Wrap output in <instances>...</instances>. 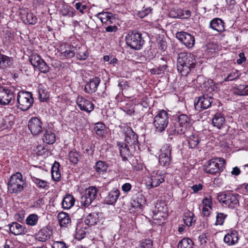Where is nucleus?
I'll return each mask as SVG.
<instances>
[{"label": "nucleus", "mask_w": 248, "mask_h": 248, "mask_svg": "<svg viewBox=\"0 0 248 248\" xmlns=\"http://www.w3.org/2000/svg\"><path fill=\"white\" fill-rule=\"evenodd\" d=\"M195 60L189 53L183 52L179 53L177 58V68L182 76H186L192 69L195 67Z\"/></svg>", "instance_id": "1"}, {"label": "nucleus", "mask_w": 248, "mask_h": 248, "mask_svg": "<svg viewBox=\"0 0 248 248\" xmlns=\"http://www.w3.org/2000/svg\"><path fill=\"white\" fill-rule=\"evenodd\" d=\"M240 197L241 196L237 194L226 192L218 194L217 199L223 206L235 208L239 205V200Z\"/></svg>", "instance_id": "2"}, {"label": "nucleus", "mask_w": 248, "mask_h": 248, "mask_svg": "<svg viewBox=\"0 0 248 248\" xmlns=\"http://www.w3.org/2000/svg\"><path fill=\"white\" fill-rule=\"evenodd\" d=\"M26 186V181L20 172L13 174L8 183V189L11 193H18Z\"/></svg>", "instance_id": "3"}, {"label": "nucleus", "mask_w": 248, "mask_h": 248, "mask_svg": "<svg viewBox=\"0 0 248 248\" xmlns=\"http://www.w3.org/2000/svg\"><path fill=\"white\" fill-rule=\"evenodd\" d=\"M169 117L168 113L164 109L158 112L155 116L153 125L155 132L161 133L164 132L169 124Z\"/></svg>", "instance_id": "4"}, {"label": "nucleus", "mask_w": 248, "mask_h": 248, "mask_svg": "<svg viewBox=\"0 0 248 248\" xmlns=\"http://www.w3.org/2000/svg\"><path fill=\"white\" fill-rule=\"evenodd\" d=\"M125 41L128 46L137 50L141 49L145 43L142 34L136 31H129L126 36Z\"/></svg>", "instance_id": "5"}, {"label": "nucleus", "mask_w": 248, "mask_h": 248, "mask_svg": "<svg viewBox=\"0 0 248 248\" xmlns=\"http://www.w3.org/2000/svg\"><path fill=\"white\" fill-rule=\"evenodd\" d=\"M225 164V160L222 158H212L204 165V170L207 173L216 174L223 170Z\"/></svg>", "instance_id": "6"}, {"label": "nucleus", "mask_w": 248, "mask_h": 248, "mask_svg": "<svg viewBox=\"0 0 248 248\" xmlns=\"http://www.w3.org/2000/svg\"><path fill=\"white\" fill-rule=\"evenodd\" d=\"M33 98L31 93L28 92H19L17 96V107L23 111L29 109L32 105Z\"/></svg>", "instance_id": "7"}, {"label": "nucleus", "mask_w": 248, "mask_h": 248, "mask_svg": "<svg viewBox=\"0 0 248 248\" xmlns=\"http://www.w3.org/2000/svg\"><path fill=\"white\" fill-rule=\"evenodd\" d=\"M124 130L125 135V142L128 144L133 151L139 150L140 147L138 135L129 127H125Z\"/></svg>", "instance_id": "8"}, {"label": "nucleus", "mask_w": 248, "mask_h": 248, "mask_svg": "<svg viewBox=\"0 0 248 248\" xmlns=\"http://www.w3.org/2000/svg\"><path fill=\"white\" fill-rule=\"evenodd\" d=\"M213 101V97L207 94H204L195 98L194 107L197 110L201 111L211 107Z\"/></svg>", "instance_id": "9"}, {"label": "nucleus", "mask_w": 248, "mask_h": 248, "mask_svg": "<svg viewBox=\"0 0 248 248\" xmlns=\"http://www.w3.org/2000/svg\"><path fill=\"white\" fill-rule=\"evenodd\" d=\"M171 148L169 144L164 145L160 149V155L159 156V163L163 166H168L171 160Z\"/></svg>", "instance_id": "10"}, {"label": "nucleus", "mask_w": 248, "mask_h": 248, "mask_svg": "<svg viewBox=\"0 0 248 248\" xmlns=\"http://www.w3.org/2000/svg\"><path fill=\"white\" fill-rule=\"evenodd\" d=\"M15 94L11 90L0 87V104L7 105L15 101Z\"/></svg>", "instance_id": "11"}, {"label": "nucleus", "mask_w": 248, "mask_h": 248, "mask_svg": "<svg viewBox=\"0 0 248 248\" xmlns=\"http://www.w3.org/2000/svg\"><path fill=\"white\" fill-rule=\"evenodd\" d=\"M176 38L182 42L186 47L191 48L195 44V38L190 34L181 31L176 34Z\"/></svg>", "instance_id": "12"}, {"label": "nucleus", "mask_w": 248, "mask_h": 248, "mask_svg": "<svg viewBox=\"0 0 248 248\" xmlns=\"http://www.w3.org/2000/svg\"><path fill=\"white\" fill-rule=\"evenodd\" d=\"M28 128L32 135L37 136L42 131V122L37 117H32L28 122Z\"/></svg>", "instance_id": "13"}, {"label": "nucleus", "mask_w": 248, "mask_h": 248, "mask_svg": "<svg viewBox=\"0 0 248 248\" xmlns=\"http://www.w3.org/2000/svg\"><path fill=\"white\" fill-rule=\"evenodd\" d=\"M77 104L81 110L89 113L94 109V105L90 101L80 95L77 97Z\"/></svg>", "instance_id": "14"}, {"label": "nucleus", "mask_w": 248, "mask_h": 248, "mask_svg": "<svg viewBox=\"0 0 248 248\" xmlns=\"http://www.w3.org/2000/svg\"><path fill=\"white\" fill-rule=\"evenodd\" d=\"M117 145L119 148L120 154L123 158V160L125 161L127 159L131 154L135 152L129 147V145L125 142H118Z\"/></svg>", "instance_id": "15"}, {"label": "nucleus", "mask_w": 248, "mask_h": 248, "mask_svg": "<svg viewBox=\"0 0 248 248\" xmlns=\"http://www.w3.org/2000/svg\"><path fill=\"white\" fill-rule=\"evenodd\" d=\"M181 130L185 134L187 128L190 125V119L186 114L179 115L175 120Z\"/></svg>", "instance_id": "16"}, {"label": "nucleus", "mask_w": 248, "mask_h": 248, "mask_svg": "<svg viewBox=\"0 0 248 248\" xmlns=\"http://www.w3.org/2000/svg\"><path fill=\"white\" fill-rule=\"evenodd\" d=\"M100 82V79L98 77H95L91 79L85 85L84 91L89 94L95 93L98 88Z\"/></svg>", "instance_id": "17"}, {"label": "nucleus", "mask_w": 248, "mask_h": 248, "mask_svg": "<svg viewBox=\"0 0 248 248\" xmlns=\"http://www.w3.org/2000/svg\"><path fill=\"white\" fill-rule=\"evenodd\" d=\"M238 240V232L234 230H230L224 237V242L228 246L236 244Z\"/></svg>", "instance_id": "18"}, {"label": "nucleus", "mask_w": 248, "mask_h": 248, "mask_svg": "<svg viewBox=\"0 0 248 248\" xmlns=\"http://www.w3.org/2000/svg\"><path fill=\"white\" fill-rule=\"evenodd\" d=\"M52 235V231L48 227H45L40 230L36 234V239L40 242H46L49 240Z\"/></svg>", "instance_id": "19"}, {"label": "nucleus", "mask_w": 248, "mask_h": 248, "mask_svg": "<svg viewBox=\"0 0 248 248\" xmlns=\"http://www.w3.org/2000/svg\"><path fill=\"white\" fill-rule=\"evenodd\" d=\"M42 140L47 144H52L55 142L56 136L52 129L47 128L44 129Z\"/></svg>", "instance_id": "20"}, {"label": "nucleus", "mask_w": 248, "mask_h": 248, "mask_svg": "<svg viewBox=\"0 0 248 248\" xmlns=\"http://www.w3.org/2000/svg\"><path fill=\"white\" fill-rule=\"evenodd\" d=\"M10 232L15 235H23L27 232V229L24 225H21L17 222H13L10 225Z\"/></svg>", "instance_id": "21"}, {"label": "nucleus", "mask_w": 248, "mask_h": 248, "mask_svg": "<svg viewBox=\"0 0 248 248\" xmlns=\"http://www.w3.org/2000/svg\"><path fill=\"white\" fill-rule=\"evenodd\" d=\"M232 93L238 96L248 95V85H235L232 89Z\"/></svg>", "instance_id": "22"}, {"label": "nucleus", "mask_w": 248, "mask_h": 248, "mask_svg": "<svg viewBox=\"0 0 248 248\" xmlns=\"http://www.w3.org/2000/svg\"><path fill=\"white\" fill-rule=\"evenodd\" d=\"M225 119L223 114L219 112L216 113L212 118V124L214 126L221 129L225 125Z\"/></svg>", "instance_id": "23"}, {"label": "nucleus", "mask_w": 248, "mask_h": 248, "mask_svg": "<svg viewBox=\"0 0 248 248\" xmlns=\"http://www.w3.org/2000/svg\"><path fill=\"white\" fill-rule=\"evenodd\" d=\"M120 194V191L117 188L111 190L105 198V201L108 204H113L117 201Z\"/></svg>", "instance_id": "24"}, {"label": "nucleus", "mask_w": 248, "mask_h": 248, "mask_svg": "<svg viewBox=\"0 0 248 248\" xmlns=\"http://www.w3.org/2000/svg\"><path fill=\"white\" fill-rule=\"evenodd\" d=\"M150 184L151 187H157L160 185V184L164 181V177L160 173L156 172L153 173L151 175L150 178Z\"/></svg>", "instance_id": "25"}, {"label": "nucleus", "mask_w": 248, "mask_h": 248, "mask_svg": "<svg viewBox=\"0 0 248 248\" xmlns=\"http://www.w3.org/2000/svg\"><path fill=\"white\" fill-rule=\"evenodd\" d=\"M58 219L61 227H67L71 223V218L66 213L61 212L59 213Z\"/></svg>", "instance_id": "26"}, {"label": "nucleus", "mask_w": 248, "mask_h": 248, "mask_svg": "<svg viewBox=\"0 0 248 248\" xmlns=\"http://www.w3.org/2000/svg\"><path fill=\"white\" fill-rule=\"evenodd\" d=\"M211 28L218 32H221L224 30V22L220 18H215L212 20L210 23Z\"/></svg>", "instance_id": "27"}, {"label": "nucleus", "mask_w": 248, "mask_h": 248, "mask_svg": "<svg viewBox=\"0 0 248 248\" xmlns=\"http://www.w3.org/2000/svg\"><path fill=\"white\" fill-rule=\"evenodd\" d=\"M75 202L74 197L70 195H66L63 199L62 202V207L65 209H69L74 206Z\"/></svg>", "instance_id": "28"}, {"label": "nucleus", "mask_w": 248, "mask_h": 248, "mask_svg": "<svg viewBox=\"0 0 248 248\" xmlns=\"http://www.w3.org/2000/svg\"><path fill=\"white\" fill-rule=\"evenodd\" d=\"M85 224L88 226H93L99 222L98 214L96 213H90L85 218Z\"/></svg>", "instance_id": "29"}, {"label": "nucleus", "mask_w": 248, "mask_h": 248, "mask_svg": "<svg viewBox=\"0 0 248 248\" xmlns=\"http://www.w3.org/2000/svg\"><path fill=\"white\" fill-rule=\"evenodd\" d=\"M32 182L35 184L36 186L39 189H47L49 188L48 183L44 180H42L36 177H31Z\"/></svg>", "instance_id": "30"}, {"label": "nucleus", "mask_w": 248, "mask_h": 248, "mask_svg": "<svg viewBox=\"0 0 248 248\" xmlns=\"http://www.w3.org/2000/svg\"><path fill=\"white\" fill-rule=\"evenodd\" d=\"M60 164L55 162L51 168L52 178L56 181H59L61 178V173L59 170Z\"/></svg>", "instance_id": "31"}, {"label": "nucleus", "mask_w": 248, "mask_h": 248, "mask_svg": "<svg viewBox=\"0 0 248 248\" xmlns=\"http://www.w3.org/2000/svg\"><path fill=\"white\" fill-rule=\"evenodd\" d=\"M194 217V214L191 212L188 211L185 213L183 220L186 225L190 227L192 226L195 222L196 220Z\"/></svg>", "instance_id": "32"}, {"label": "nucleus", "mask_w": 248, "mask_h": 248, "mask_svg": "<svg viewBox=\"0 0 248 248\" xmlns=\"http://www.w3.org/2000/svg\"><path fill=\"white\" fill-rule=\"evenodd\" d=\"M179 127L176 121L175 123L170 124L167 130L169 135L184 134V133Z\"/></svg>", "instance_id": "33"}, {"label": "nucleus", "mask_w": 248, "mask_h": 248, "mask_svg": "<svg viewBox=\"0 0 248 248\" xmlns=\"http://www.w3.org/2000/svg\"><path fill=\"white\" fill-rule=\"evenodd\" d=\"M84 193L93 201L97 197L98 189L95 186H91L86 188Z\"/></svg>", "instance_id": "34"}, {"label": "nucleus", "mask_w": 248, "mask_h": 248, "mask_svg": "<svg viewBox=\"0 0 248 248\" xmlns=\"http://www.w3.org/2000/svg\"><path fill=\"white\" fill-rule=\"evenodd\" d=\"M200 139L196 135H192L189 136L187 139L188 144L189 148H196L200 143Z\"/></svg>", "instance_id": "35"}, {"label": "nucleus", "mask_w": 248, "mask_h": 248, "mask_svg": "<svg viewBox=\"0 0 248 248\" xmlns=\"http://www.w3.org/2000/svg\"><path fill=\"white\" fill-rule=\"evenodd\" d=\"M76 57L80 60H86L89 56L87 50H85L82 47H79L78 49H75Z\"/></svg>", "instance_id": "36"}, {"label": "nucleus", "mask_w": 248, "mask_h": 248, "mask_svg": "<svg viewBox=\"0 0 248 248\" xmlns=\"http://www.w3.org/2000/svg\"><path fill=\"white\" fill-rule=\"evenodd\" d=\"M105 125L102 123H97L95 124L94 130L96 134L101 137H104L105 134Z\"/></svg>", "instance_id": "37"}, {"label": "nucleus", "mask_w": 248, "mask_h": 248, "mask_svg": "<svg viewBox=\"0 0 248 248\" xmlns=\"http://www.w3.org/2000/svg\"><path fill=\"white\" fill-rule=\"evenodd\" d=\"M193 246L192 240L188 238H183L178 244V248H193Z\"/></svg>", "instance_id": "38"}, {"label": "nucleus", "mask_w": 248, "mask_h": 248, "mask_svg": "<svg viewBox=\"0 0 248 248\" xmlns=\"http://www.w3.org/2000/svg\"><path fill=\"white\" fill-rule=\"evenodd\" d=\"M108 165L104 161L99 160L96 162L95 165V169L96 172L99 173H104L108 170Z\"/></svg>", "instance_id": "39"}, {"label": "nucleus", "mask_w": 248, "mask_h": 248, "mask_svg": "<svg viewBox=\"0 0 248 248\" xmlns=\"http://www.w3.org/2000/svg\"><path fill=\"white\" fill-rule=\"evenodd\" d=\"M39 217L35 214H31L29 215L26 219V224L31 226L36 225L38 221Z\"/></svg>", "instance_id": "40"}, {"label": "nucleus", "mask_w": 248, "mask_h": 248, "mask_svg": "<svg viewBox=\"0 0 248 248\" xmlns=\"http://www.w3.org/2000/svg\"><path fill=\"white\" fill-rule=\"evenodd\" d=\"M228 215L226 214L221 212H217L216 217V226H222Z\"/></svg>", "instance_id": "41"}, {"label": "nucleus", "mask_w": 248, "mask_h": 248, "mask_svg": "<svg viewBox=\"0 0 248 248\" xmlns=\"http://www.w3.org/2000/svg\"><path fill=\"white\" fill-rule=\"evenodd\" d=\"M239 76L240 73L238 71L235 69H232L230 71L229 73L224 78V81H232L238 78Z\"/></svg>", "instance_id": "42"}, {"label": "nucleus", "mask_w": 248, "mask_h": 248, "mask_svg": "<svg viewBox=\"0 0 248 248\" xmlns=\"http://www.w3.org/2000/svg\"><path fill=\"white\" fill-rule=\"evenodd\" d=\"M42 60H43L37 54H32L30 57V62L34 67L38 65Z\"/></svg>", "instance_id": "43"}, {"label": "nucleus", "mask_w": 248, "mask_h": 248, "mask_svg": "<svg viewBox=\"0 0 248 248\" xmlns=\"http://www.w3.org/2000/svg\"><path fill=\"white\" fill-rule=\"evenodd\" d=\"M79 155L76 150H72L69 153V159L70 162L76 164L79 161Z\"/></svg>", "instance_id": "44"}, {"label": "nucleus", "mask_w": 248, "mask_h": 248, "mask_svg": "<svg viewBox=\"0 0 248 248\" xmlns=\"http://www.w3.org/2000/svg\"><path fill=\"white\" fill-rule=\"evenodd\" d=\"M35 67L37 68L41 72L43 73H46L49 70V67L44 60L41 61V62L36 65Z\"/></svg>", "instance_id": "45"}, {"label": "nucleus", "mask_w": 248, "mask_h": 248, "mask_svg": "<svg viewBox=\"0 0 248 248\" xmlns=\"http://www.w3.org/2000/svg\"><path fill=\"white\" fill-rule=\"evenodd\" d=\"M209 235L208 233H202L198 238L202 247H204L207 246V240H209Z\"/></svg>", "instance_id": "46"}, {"label": "nucleus", "mask_w": 248, "mask_h": 248, "mask_svg": "<svg viewBox=\"0 0 248 248\" xmlns=\"http://www.w3.org/2000/svg\"><path fill=\"white\" fill-rule=\"evenodd\" d=\"M76 47L74 46L70 47V49L66 50L62 53V55L66 59H70L74 57L76 54L75 51Z\"/></svg>", "instance_id": "47"}, {"label": "nucleus", "mask_w": 248, "mask_h": 248, "mask_svg": "<svg viewBox=\"0 0 248 248\" xmlns=\"http://www.w3.org/2000/svg\"><path fill=\"white\" fill-rule=\"evenodd\" d=\"M93 201L90 200L87 195L84 193L81 196L80 199V202L81 204L85 207L89 206Z\"/></svg>", "instance_id": "48"}, {"label": "nucleus", "mask_w": 248, "mask_h": 248, "mask_svg": "<svg viewBox=\"0 0 248 248\" xmlns=\"http://www.w3.org/2000/svg\"><path fill=\"white\" fill-rule=\"evenodd\" d=\"M111 14L108 12L99 13L96 15V17L101 20L102 23L105 24L107 22V19Z\"/></svg>", "instance_id": "49"}, {"label": "nucleus", "mask_w": 248, "mask_h": 248, "mask_svg": "<svg viewBox=\"0 0 248 248\" xmlns=\"http://www.w3.org/2000/svg\"><path fill=\"white\" fill-rule=\"evenodd\" d=\"M26 19L27 22L29 24L34 25L37 22V18L36 16H35L31 13H27L26 15Z\"/></svg>", "instance_id": "50"}, {"label": "nucleus", "mask_w": 248, "mask_h": 248, "mask_svg": "<svg viewBox=\"0 0 248 248\" xmlns=\"http://www.w3.org/2000/svg\"><path fill=\"white\" fill-rule=\"evenodd\" d=\"M76 9L81 14H84L88 11V7L86 4H83L81 2H78L75 4Z\"/></svg>", "instance_id": "51"}, {"label": "nucleus", "mask_w": 248, "mask_h": 248, "mask_svg": "<svg viewBox=\"0 0 248 248\" xmlns=\"http://www.w3.org/2000/svg\"><path fill=\"white\" fill-rule=\"evenodd\" d=\"M86 232L83 228L77 229L75 234V238L78 240H80L85 237Z\"/></svg>", "instance_id": "52"}, {"label": "nucleus", "mask_w": 248, "mask_h": 248, "mask_svg": "<svg viewBox=\"0 0 248 248\" xmlns=\"http://www.w3.org/2000/svg\"><path fill=\"white\" fill-rule=\"evenodd\" d=\"M170 15L172 17L183 19L184 17L183 10L177 9L176 11H171Z\"/></svg>", "instance_id": "53"}, {"label": "nucleus", "mask_w": 248, "mask_h": 248, "mask_svg": "<svg viewBox=\"0 0 248 248\" xmlns=\"http://www.w3.org/2000/svg\"><path fill=\"white\" fill-rule=\"evenodd\" d=\"M11 64V58L4 55L0 54V64L9 65Z\"/></svg>", "instance_id": "54"}, {"label": "nucleus", "mask_w": 248, "mask_h": 248, "mask_svg": "<svg viewBox=\"0 0 248 248\" xmlns=\"http://www.w3.org/2000/svg\"><path fill=\"white\" fill-rule=\"evenodd\" d=\"M216 45L212 44L209 43L205 46V52L208 54H212L216 49Z\"/></svg>", "instance_id": "55"}, {"label": "nucleus", "mask_w": 248, "mask_h": 248, "mask_svg": "<svg viewBox=\"0 0 248 248\" xmlns=\"http://www.w3.org/2000/svg\"><path fill=\"white\" fill-rule=\"evenodd\" d=\"M202 204L203 206H206L212 209L213 203L212 197L211 196H208L204 197L202 201Z\"/></svg>", "instance_id": "56"}, {"label": "nucleus", "mask_w": 248, "mask_h": 248, "mask_svg": "<svg viewBox=\"0 0 248 248\" xmlns=\"http://www.w3.org/2000/svg\"><path fill=\"white\" fill-rule=\"evenodd\" d=\"M37 154L39 155H43L47 152V149L44 145H39L36 148Z\"/></svg>", "instance_id": "57"}, {"label": "nucleus", "mask_w": 248, "mask_h": 248, "mask_svg": "<svg viewBox=\"0 0 248 248\" xmlns=\"http://www.w3.org/2000/svg\"><path fill=\"white\" fill-rule=\"evenodd\" d=\"M140 245L142 248H152L153 242L150 239H145L140 242Z\"/></svg>", "instance_id": "58"}, {"label": "nucleus", "mask_w": 248, "mask_h": 248, "mask_svg": "<svg viewBox=\"0 0 248 248\" xmlns=\"http://www.w3.org/2000/svg\"><path fill=\"white\" fill-rule=\"evenodd\" d=\"M48 95L43 90H39V98L41 101H46L48 98Z\"/></svg>", "instance_id": "59"}, {"label": "nucleus", "mask_w": 248, "mask_h": 248, "mask_svg": "<svg viewBox=\"0 0 248 248\" xmlns=\"http://www.w3.org/2000/svg\"><path fill=\"white\" fill-rule=\"evenodd\" d=\"M52 248H67L65 244L62 241H56L52 245Z\"/></svg>", "instance_id": "60"}, {"label": "nucleus", "mask_w": 248, "mask_h": 248, "mask_svg": "<svg viewBox=\"0 0 248 248\" xmlns=\"http://www.w3.org/2000/svg\"><path fill=\"white\" fill-rule=\"evenodd\" d=\"M152 9L151 8H146L144 10L139 12V16L141 18H144L145 16L149 15Z\"/></svg>", "instance_id": "61"}, {"label": "nucleus", "mask_w": 248, "mask_h": 248, "mask_svg": "<svg viewBox=\"0 0 248 248\" xmlns=\"http://www.w3.org/2000/svg\"><path fill=\"white\" fill-rule=\"evenodd\" d=\"M45 204L44 198H39L33 203V206L36 208L41 207Z\"/></svg>", "instance_id": "62"}, {"label": "nucleus", "mask_w": 248, "mask_h": 248, "mask_svg": "<svg viewBox=\"0 0 248 248\" xmlns=\"http://www.w3.org/2000/svg\"><path fill=\"white\" fill-rule=\"evenodd\" d=\"M190 187L193 190V192L196 193L202 189L203 185L202 184H195Z\"/></svg>", "instance_id": "63"}, {"label": "nucleus", "mask_w": 248, "mask_h": 248, "mask_svg": "<svg viewBox=\"0 0 248 248\" xmlns=\"http://www.w3.org/2000/svg\"><path fill=\"white\" fill-rule=\"evenodd\" d=\"M131 188V185L128 183H125L122 186V189L124 192H129Z\"/></svg>", "instance_id": "64"}]
</instances>
